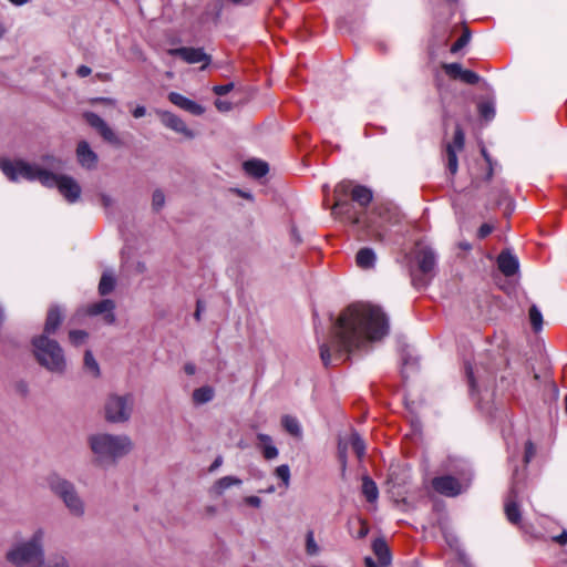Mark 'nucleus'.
<instances>
[{"mask_svg": "<svg viewBox=\"0 0 567 567\" xmlns=\"http://www.w3.org/2000/svg\"><path fill=\"white\" fill-rule=\"evenodd\" d=\"M554 540L558 543L559 545H566L567 544V530H563L561 534L554 537Z\"/></svg>", "mask_w": 567, "mask_h": 567, "instance_id": "52", "label": "nucleus"}, {"mask_svg": "<svg viewBox=\"0 0 567 567\" xmlns=\"http://www.w3.org/2000/svg\"><path fill=\"white\" fill-rule=\"evenodd\" d=\"M369 533V527L368 525L360 520V529L358 530V534H357V537L358 538H364Z\"/></svg>", "mask_w": 567, "mask_h": 567, "instance_id": "49", "label": "nucleus"}, {"mask_svg": "<svg viewBox=\"0 0 567 567\" xmlns=\"http://www.w3.org/2000/svg\"><path fill=\"white\" fill-rule=\"evenodd\" d=\"M385 210H386V209H385L384 207H379V208H377V209H375V212L378 213V215H379L380 217H382V214H383V212H385Z\"/></svg>", "mask_w": 567, "mask_h": 567, "instance_id": "58", "label": "nucleus"}, {"mask_svg": "<svg viewBox=\"0 0 567 567\" xmlns=\"http://www.w3.org/2000/svg\"><path fill=\"white\" fill-rule=\"evenodd\" d=\"M200 311H202V305H200V301L197 302V309H196V312H195V318L197 320H199L200 318Z\"/></svg>", "mask_w": 567, "mask_h": 567, "instance_id": "57", "label": "nucleus"}, {"mask_svg": "<svg viewBox=\"0 0 567 567\" xmlns=\"http://www.w3.org/2000/svg\"><path fill=\"white\" fill-rule=\"evenodd\" d=\"M244 169L248 175L260 178L268 173L269 167L264 161L251 159L244 163Z\"/></svg>", "mask_w": 567, "mask_h": 567, "instance_id": "23", "label": "nucleus"}, {"mask_svg": "<svg viewBox=\"0 0 567 567\" xmlns=\"http://www.w3.org/2000/svg\"><path fill=\"white\" fill-rule=\"evenodd\" d=\"M115 303L111 299H104L99 302L92 303L87 307L86 313L89 316L103 315V321L106 324H113L116 320L114 315Z\"/></svg>", "mask_w": 567, "mask_h": 567, "instance_id": "14", "label": "nucleus"}, {"mask_svg": "<svg viewBox=\"0 0 567 567\" xmlns=\"http://www.w3.org/2000/svg\"><path fill=\"white\" fill-rule=\"evenodd\" d=\"M234 3H240L243 0H231Z\"/></svg>", "mask_w": 567, "mask_h": 567, "instance_id": "63", "label": "nucleus"}, {"mask_svg": "<svg viewBox=\"0 0 567 567\" xmlns=\"http://www.w3.org/2000/svg\"><path fill=\"white\" fill-rule=\"evenodd\" d=\"M44 567H69V563L64 557L56 556L44 563Z\"/></svg>", "mask_w": 567, "mask_h": 567, "instance_id": "42", "label": "nucleus"}, {"mask_svg": "<svg viewBox=\"0 0 567 567\" xmlns=\"http://www.w3.org/2000/svg\"><path fill=\"white\" fill-rule=\"evenodd\" d=\"M494 227L489 224H483L477 231L480 238H485L493 231Z\"/></svg>", "mask_w": 567, "mask_h": 567, "instance_id": "45", "label": "nucleus"}, {"mask_svg": "<svg viewBox=\"0 0 567 567\" xmlns=\"http://www.w3.org/2000/svg\"><path fill=\"white\" fill-rule=\"evenodd\" d=\"M233 87H234L233 83H227L224 85H215L213 87V91L217 95H226L227 93H229L233 90Z\"/></svg>", "mask_w": 567, "mask_h": 567, "instance_id": "43", "label": "nucleus"}, {"mask_svg": "<svg viewBox=\"0 0 567 567\" xmlns=\"http://www.w3.org/2000/svg\"><path fill=\"white\" fill-rule=\"evenodd\" d=\"M415 261L421 277L412 275V281L415 286L424 287L435 275L436 255L427 246H419L415 251Z\"/></svg>", "mask_w": 567, "mask_h": 567, "instance_id": "9", "label": "nucleus"}, {"mask_svg": "<svg viewBox=\"0 0 567 567\" xmlns=\"http://www.w3.org/2000/svg\"><path fill=\"white\" fill-rule=\"evenodd\" d=\"M245 503L247 505L258 508L261 505V499L258 496H247L245 498Z\"/></svg>", "mask_w": 567, "mask_h": 567, "instance_id": "48", "label": "nucleus"}, {"mask_svg": "<svg viewBox=\"0 0 567 567\" xmlns=\"http://www.w3.org/2000/svg\"><path fill=\"white\" fill-rule=\"evenodd\" d=\"M257 439L260 443L262 456L266 460H274L278 456V449L272 444V439L268 434L259 433Z\"/></svg>", "mask_w": 567, "mask_h": 567, "instance_id": "21", "label": "nucleus"}, {"mask_svg": "<svg viewBox=\"0 0 567 567\" xmlns=\"http://www.w3.org/2000/svg\"><path fill=\"white\" fill-rule=\"evenodd\" d=\"M461 80L467 84H476L480 81V76L471 70H463Z\"/></svg>", "mask_w": 567, "mask_h": 567, "instance_id": "40", "label": "nucleus"}, {"mask_svg": "<svg viewBox=\"0 0 567 567\" xmlns=\"http://www.w3.org/2000/svg\"><path fill=\"white\" fill-rule=\"evenodd\" d=\"M0 169L11 182L39 181L45 187H56L69 203H75L81 196V187L73 177L53 174L37 164L22 159L0 158Z\"/></svg>", "mask_w": 567, "mask_h": 567, "instance_id": "2", "label": "nucleus"}, {"mask_svg": "<svg viewBox=\"0 0 567 567\" xmlns=\"http://www.w3.org/2000/svg\"><path fill=\"white\" fill-rule=\"evenodd\" d=\"M215 106L220 112H228L231 110V103L224 100H216Z\"/></svg>", "mask_w": 567, "mask_h": 567, "instance_id": "47", "label": "nucleus"}, {"mask_svg": "<svg viewBox=\"0 0 567 567\" xmlns=\"http://www.w3.org/2000/svg\"><path fill=\"white\" fill-rule=\"evenodd\" d=\"M340 453H341L342 464L344 466L346 465V455L343 452H340Z\"/></svg>", "mask_w": 567, "mask_h": 567, "instance_id": "60", "label": "nucleus"}, {"mask_svg": "<svg viewBox=\"0 0 567 567\" xmlns=\"http://www.w3.org/2000/svg\"><path fill=\"white\" fill-rule=\"evenodd\" d=\"M223 464V457L221 456H218L215 458V461L213 462V464L210 465L209 467V472H214L215 470H217L220 465Z\"/></svg>", "mask_w": 567, "mask_h": 567, "instance_id": "54", "label": "nucleus"}, {"mask_svg": "<svg viewBox=\"0 0 567 567\" xmlns=\"http://www.w3.org/2000/svg\"><path fill=\"white\" fill-rule=\"evenodd\" d=\"M353 185L349 181H343L339 183L334 188V197L336 202L332 206L333 215H344L353 225H362L368 229H372L375 225V221L371 217H364L357 213L352 212V205L343 199V197L350 195L351 189H353Z\"/></svg>", "mask_w": 567, "mask_h": 567, "instance_id": "7", "label": "nucleus"}, {"mask_svg": "<svg viewBox=\"0 0 567 567\" xmlns=\"http://www.w3.org/2000/svg\"><path fill=\"white\" fill-rule=\"evenodd\" d=\"M47 485L61 499L70 515L76 518L84 516L85 503L71 481L52 473L47 477Z\"/></svg>", "mask_w": 567, "mask_h": 567, "instance_id": "6", "label": "nucleus"}, {"mask_svg": "<svg viewBox=\"0 0 567 567\" xmlns=\"http://www.w3.org/2000/svg\"><path fill=\"white\" fill-rule=\"evenodd\" d=\"M372 192L362 185H355L351 189V198L361 207H367L372 200Z\"/></svg>", "mask_w": 567, "mask_h": 567, "instance_id": "24", "label": "nucleus"}, {"mask_svg": "<svg viewBox=\"0 0 567 567\" xmlns=\"http://www.w3.org/2000/svg\"><path fill=\"white\" fill-rule=\"evenodd\" d=\"M168 100L177 107L187 111L193 115H202L205 111L202 105L197 104L196 102L189 100L188 97L177 92H171L168 94Z\"/></svg>", "mask_w": 567, "mask_h": 567, "instance_id": "18", "label": "nucleus"}, {"mask_svg": "<svg viewBox=\"0 0 567 567\" xmlns=\"http://www.w3.org/2000/svg\"><path fill=\"white\" fill-rule=\"evenodd\" d=\"M468 373V379L472 381V375H471V371L467 372Z\"/></svg>", "mask_w": 567, "mask_h": 567, "instance_id": "64", "label": "nucleus"}, {"mask_svg": "<svg viewBox=\"0 0 567 567\" xmlns=\"http://www.w3.org/2000/svg\"><path fill=\"white\" fill-rule=\"evenodd\" d=\"M564 402H565V412L567 414V395L565 396Z\"/></svg>", "mask_w": 567, "mask_h": 567, "instance_id": "61", "label": "nucleus"}, {"mask_svg": "<svg viewBox=\"0 0 567 567\" xmlns=\"http://www.w3.org/2000/svg\"><path fill=\"white\" fill-rule=\"evenodd\" d=\"M388 332V319L379 307L351 305L339 315L330 340L320 344V359L324 367L338 364L368 341L380 340Z\"/></svg>", "mask_w": 567, "mask_h": 567, "instance_id": "1", "label": "nucleus"}, {"mask_svg": "<svg viewBox=\"0 0 567 567\" xmlns=\"http://www.w3.org/2000/svg\"><path fill=\"white\" fill-rule=\"evenodd\" d=\"M478 112L484 120L489 121L495 115L494 104L492 102H482L478 105Z\"/></svg>", "mask_w": 567, "mask_h": 567, "instance_id": "36", "label": "nucleus"}, {"mask_svg": "<svg viewBox=\"0 0 567 567\" xmlns=\"http://www.w3.org/2000/svg\"><path fill=\"white\" fill-rule=\"evenodd\" d=\"M504 511L507 520L513 525H519L522 520V514L517 504V495L514 488H512L509 495L505 499Z\"/></svg>", "mask_w": 567, "mask_h": 567, "instance_id": "19", "label": "nucleus"}, {"mask_svg": "<svg viewBox=\"0 0 567 567\" xmlns=\"http://www.w3.org/2000/svg\"><path fill=\"white\" fill-rule=\"evenodd\" d=\"M83 117L85 118L89 125H91L94 130L97 131V133L105 142L114 146L122 145V142L117 134L114 132V130L97 114L93 112H85L83 114Z\"/></svg>", "mask_w": 567, "mask_h": 567, "instance_id": "10", "label": "nucleus"}, {"mask_svg": "<svg viewBox=\"0 0 567 567\" xmlns=\"http://www.w3.org/2000/svg\"><path fill=\"white\" fill-rule=\"evenodd\" d=\"M373 551L382 566L391 563V554L386 543L383 539H375L372 545Z\"/></svg>", "mask_w": 567, "mask_h": 567, "instance_id": "25", "label": "nucleus"}, {"mask_svg": "<svg viewBox=\"0 0 567 567\" xmlns=\"http://www.w3.org/2000/svg\"><path fill=\"white\" fill-rule=\"evenodd\" d=\"M281 425L290 435L295 437L302 436V429L297 417L286 414L281 417Z\"/></svg>", "mask_w": 567, "mask_h": 567, "instance_id": "27", "label": "nucleus"}, {"mask_svg": "<svg viewBox=\"0 0 567 567\" xmlns=\"http://www.w3.org/2000/svg\"><path fill=\"white\" fill-rule=\"evenodd\" d=\"M100 102H103L105 104H109V105H115V101L112 100V99H107V97H102V99H99Z\"/></svg>", "mask_w": 567, "mask_h": 567, "instance_id": "56", "label": "nucleus"}, {"mask_svg": "<svg viewBox=\"0 0 567 567\" xmlns=\"http://www.w3.org/2000/svg\"><path fill=\"white\" fill-rule=\"evenodd\" d=\"M115 286V278L111 272H104L99 284V292L102 296L110 293Z\"/></svg>", "mask_w": 567, "mask_h": 567, "instance_id": "30", "label": "nucleus"}, {"mask_svg": "<svg viewBox=\"0 0 567 567\" xmlns=\"http://www.w3.org/2000/svg\"><path fill=\"white\" fill-rule=\"evenodd\" d=\"M134 408L132 394H110L104 403V419L112 424H123L130 421Z\"/></svg>", "mask_w": 567, "mask_h": 567, "instance_id": "8", "label": "nucleus"}, {"mask_svg": "<svg viewBox=\"0 0 567 567\" xmlns=\"http://www.w3.org/2000/svg\"><path fill=\"white\" fill-rule=\"evenodd\" d=\"M274 491H275V487H274V486H270V487H268V489H267V492H268V493H272Z\"/></svg>", "mask_w": 567, "mask_h": 567, "instance_id": "62", "label": "nucleus"}, {"mask_svg": "<svg viewBox=\"0 0 567 567\" xmlns=\"http://www.w3.org/2000/svg\"><path fill=\"white\" fill-rule=\"evenodd\" d=\"M350 444L352 450L357 454L358 458L361 460L365 455V444L357 432H353L351 434Z\"/></svg>", "mask_w": 567, "mask_h": 567, "instance_id": "32", "label": "nucleus"}, {"mask_svg": "<svg viewBox=\"0 0 567 567\" xmlns=\"http://www.w3.org/2000/svg\"><path fill=\"white\" fill-rule=\"evenodd\" d=\"M275 474H276L277 477H279L282 481L284 485L286 487H288L289 482H290V468H289V466L286 465V464H282V465L278 466L276 468V471H275Z\"/></svg>", "mask_w": 567, "mask_h": 567, "instance_id": "38", "label": "nucleus"}, {"mask_svg": "<svg viewBox=\"0 0 567 567\" xmlns=\"http://www.w3.org/2000/svg\"><path fill=\"white\" fill-rule=\"evenodd\" d=\"M156 114L164 126L173 130L176 133L183 134L188 138L194 137V133L187 127L185 122L177 115L163 110H157Z\"/></svg>", "mask_w": 567, "mask_h": 567, "instance_id": "13", "label": "nucleus"}, {"mask_svg": "<svg viewBox=\"0 0 567 567\" xmlns=\"http://www.w3.org/2000/svg\"><path fill=\"white\" fill-rule=\"evenodd\" d=\"M76 158L79 164L86 169H93L97 165V155L86 141L79 142L76 146Z\"/></svg>", "mask_w": 567, "mask_h": 567, "instance_id": "16", "label": "nucleus"}, {"mask_svg": "<svg viewBox=\"0 0 567 567\" xmlns=\"http://www.w3.org/2000/svg\"><path fill=\"white\" fill-rule=\"evenodd\" d=\"M497 264L498 269L507 277L515 275L518 270V260L509 252H501L497 258Z\"/></svg>", "mask_w": 567, "mask_h": 567, "instance_id": "20", "label": "nucleus"}, {"mask_svg": "<svg viewBox=\"0 0 567 567\" xmlns=\"http://www.w3.org/2000/svg\"><path fill=\"white\" fill-rule=\"evenodd\" d=\"M165 204V195L162 190L156 189L152 196V206L155 210H159Z\"/></svg>", "mask_w": 567, "mask_h": 567, "instance_id": "39", "label": "nucleus"}, {"mask_svg": "<svg viewBox=\"0 0 567 567\" xmlns=\"http://www.w3.org/2000/svg\"><path fill=\"white\" fill-rule=\"evenodd\" d=\"M89 338V333L84 330H71L69 332V340L71 344L79 347L83 344Z\"/></svg>", "mask_w": 567, "mask_h": 567, "instance_id": "33", "label": "nucleus"}, {"mask_svg": "<svg viewBox=\"0 0 567 567\" xmlns=\"http://www.w3.org/2000/svg\"><path fill=\"white\" fill-rule=\"evenodd\" d=\"M167 53L169 55L179 56L186 63H189V64L204 62V65L202 66V69H205L210 62V56L207 55L204 52V50L200 48L183 47V48L169 49V50H167Z\"/></svg>", "mask_w": 567, "mask_h": 567, "instance_id": "11", "label": "nucleus"}, {"mask_svg": "<svg viewBox=\"0 0 567 567\" xmlns=\"http://www.w3.org/2000/svg\"><path fill=\"white\" fill-rule=\"evenodd\" d=\"M84 368L93 378L100 377L99 363L90 350H86L84 353Z\"/></svg>", "mask_w": 567, "mask_h": 567, "instance_id": "31", "label": "nucleus"}, {"mask_svg": "<svg viewBox=\"0 0 567 567\" xmlns=\"http://www.w3.org/2000/svg\"><path fill=\"white\" fill-rule=\"evenodd\" d=\"M32 352L37 362L51 373L62 374L66 370V359L59 342L47 334L32 338Z\"/></svg>", "mask_w": 567, "mask_h": 567, "instance_id": "5", "label": "nucleus"}, {"mask_svg": "<svg viewBox=\"0 0 567 567\" xmlns=\"http://www.w3.org/2000/svg\"><path fill=\"white\" fill-rule=\"evenodd\" d=\"M63 311L59 306H52L49 308L44 328L41 334H47L50 338L51 334H54L60 328L63 321Z\"/></svg>", "mask_w": 567, "mask_h": 567, "instance_id": "17", "label": "nucleus"}, {"mask_svg": "<svg viewBox=\"0 0 567 567\" xmlns=\"http://www.w3.org/2000/svg\"><path fill=\"white\" fill-rule=\"evenodd\" d=\"M529 319L530 323L535 331L542 329L543 326V316L536 306H532L529 309Z\"/></svg>", "mask_w": 567, "mask_h": 567, "instance_id": "35", "label": "nucleus"}, {"mask_svg": "<svg viewBox=\"0 0 567 567\" xmlns=\"http://www.w3.org/2000/svg\"><path fill=\"white\" fill-rule=\"evenodd\" d=\"M241 480L235 477V476H224L216 481L214 485L210 488V494L214 496H220L224 494V492L228 488H230L234 485H240Z\"/></svg>", "mask_w": 567, "mask_h": 567, "instance_id": "22", "label": "nucleus"}, {"mask_svg": "<svg viewBox=\"0 0 567 567\" xmlns=\"http://www.w3.org/2000/svg\"><path fill=\"white\" fill-rule=\"evenodd\" d=\"M364 564H365V567H377L374 560L372 558H370V557H367L364 559Z\"/></svg>", "mask_w": 567, "mask_h": 567, "instance_id": "55", "label": "nucleus"}, {"mask_svg": "<svg viewBox=\"0 0 567 567\" xmlns=\"http://www.w3.org/2000/svg\"><path fill=\"white\" fill-rule=\"evenodd\" d=\"M432 486L437 493L445 496H456L461 493L458 480L450 475L433 478Z\"/></svg>", "mask_w": 567, "mask_h": 567, "instance_id": "15", "label": "nucleus"}, {"mask_svg": "<svg viewBox=\"0 0 567 567\" xmlns=\"http://www.w3.org/2000/svg\"><path fill=\"white\" fill-rule=\"evenodd\" d=\"M470 40V33L467 31H465L452 45L451 48V51L453 53L457 52L458 50H461L464 45L467 44Z\"/></svg>", "mask_w": 567, "mask_h": 567, "instance_id": "41", "label": "nucleus"}, {"mask_svg": "<svg viewBox=\"0 0 567 567\" xmlns=\"http://www.w3.org/2000/svg\"><path fill=\"white\" fill-rule=\"evenodd\" d=\"M146 114V109L143 105H137L133 111L132 115L135 118L143 117Z\"/></svg>", "mask_w": 567, "mask_h": 567, "instance_id": "50", "label": "nucleus"}, {"mask_svg": "<svg viewBox=\"0 0 567 567\" xmlns=\"http://www.w3.org/2000/svg\"><path fill=\"white\" fill-rule=\"evenodd\" d=\"M184 371L188 374V375H193L195 374L196 372V367L194 363L192 362H188L184 365Z\"/></svg>", "mask_w": 567, "mask_h": 567, "instance_id": "53", "label": "nucleus"}, {"mask_svg": "<svg viewBox=\"0 0 567 567\" xmlns=\"http://www.w3.org/2000/svg\"><path fill=\"white\" fill-rule=\"evenodd\" d=\"M6 32V28L3 27V24L0 22V39L3 37Z\"/></svg>", "mask_w": 567, "mask_h": 567, "instance_id": "59", "label": "nucleus"}, {"mask_svg": "<svg viewBox=\"0 0 567 567\" xmlns=\"http://www.w3.org/2000/svg\"><path fill=\"white\" fill-rule=\"evenodd\" d=\"M214 398V390L210 386H202L193 392V401L196 404H204L212 401Z\"/></svg>", "mask_w": 567, "mask_h": 567, "instance_id": "29", "label": "nucleus"}, {"mask_svg": "<svg viewBox=\"0 0 567 567\" xmlns=\"http://www.w3.org/2000/svg\"><path fill=\"white\" fill-rule=\"evenodd\" d=\"M99 198H100L101 205L105 209H107V208L113 206L114 200H113V198L110 195H107V194H100Z\"/></svg>", "mask_w": 567, "mask_h": 567, "instance_id": "46", "label": "nucleus"}, {"mask_svg": "<svg viewBox=\"0 0 567 567\" xmlns=\"http://www.w3.org/2000/svg\"><path fill=\"white\" fill-rule=\"evenodd\" d=\"M92 70L86 65H80L76 70V74L81 78L89 76L91 74Z\"/></svg>", "mask_w": 567, "mask_h": 567, "instance_id": "51", "label": "nucleus"}, {"mask_svg": "<svg viewBox=\"0 0 567 567\" xmlns=\"http://www.w3.org/2000/svg\"><path fill=\"white\" fill-rule=\"evenodd\" d=\"M464 133L460 126H456L453 143L446 146L447 168L452 175L456 174L458 168L457 152L464 147Z\"/></svg>", "mask_w": 567, "mask_h": 567, "instance_id": "12", "label": "nucleus"}, {"mask_svg": "<svg viewBox=\"0 0 567 567\" xmlns=\"http://www.w3.org/2000/svg\"><path fill=\"white\" fill-rule=\"evenodd\" d=\"M44 529L38 528L30 537L14 542L6 559L14 567H44Z\"/></svg>", "mask_w": 567, "mask_h": 567, "instance_id": "4", "label": "nucleus"}, {"mask_svg": "<svg viewBox=\"0 0 567 567\" xmlns=\"http://www.w3.org/2000/svg\"><path fill=\"white\" fill-rule=\"evenodd\" d=\"M362 494L368 502H374L379 496L378 487L369 476H364L362 480Z\"/></svg>", "mask_w": 567, "mask_h": 567, "instance_id": "28", "label": "nucleus"}, {"mask_svg": "<svg viewBox=\"0 0 567 567\" xmlns=\"http://www.w3.org/2000/svg\"><path fill=\"white\" fill-rule=\"evenodd\" d=\"M535 453H536V449H535L534 444L530 441H528L525 445L524 461L526 463L530 462V460L534 457Z\"/></svg>", "mask_w": 567, "mask_h": 567, "instance_id": "44", "label": "nucleus"}, {"mask_svg": "<svg viewBox=\"0 0 567 567\" xmlns=\"http://www.w3.org/2000/svg\"><path fill=\"white\" fill-rule=\"evenodd\" d=\"M87 445L93 455V461L100 466L116 464L121 458L128 455L134 443L124 433L113 434L109 432H96L87 436Z\"/></svg>", "mask_w": 567, "mask_h": 567, "instance_id": "3", "label": "nucleus"}, {"mask_svg": "<svg viewBox=\"0 0 567 567\" xmlns=\"http://www.w3.org/2000/svg\"><path fill=\"white\" fill-rule=\"evenodd\" d=\"M357 265L362 269H369L374 266L375 254L371 248H362L357 252Z\"/></svg>", "mask_w": 567, "mask_h": 567, "instance_id": "26", "label": "nucleus"}, {"mask_svg": "<svg viewBox=\"0 0 567 567\" xmlns=\"http://www.w3.org/2000/svg\"><path fill=\"white\" fill-rule=\"evenodd\" d=\"M445 73L454 79H461L462 76V65L460 63H447L443 65Z\"/></svg>", "mask_w": 567, "mask_h": 567, "instance_id": "37", "label": "nucleus"}, {"mask_svg": "<svg viewBox=\"0 0 567 567\" xmlns=\"http://www.w3.org/2000/svg\"><path fill=\"white\" fill-rule=\"evenodd\" d=\"M319 546L316 543L315 535L312 530H309L306 536V553L309 556H316L319 554Z\"/></svg>", "mask_w": 567, "mask_h": 567, "instance_id": "34", "label": "nucleus"}]
</instances>
